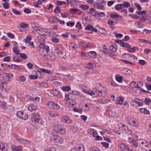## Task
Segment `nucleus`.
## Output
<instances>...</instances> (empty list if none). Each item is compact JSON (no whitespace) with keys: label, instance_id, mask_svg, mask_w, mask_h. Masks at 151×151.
Wrapping results in <instances>:
<instances>
[{"label":"nucleus","instance_id":"obj_44","mask_svg":"<svg viewBox=\"0 0 151 151\" xmlns=\"http://www.w3.org/2000/svg\"><path fill=\"white\" fill-rule=\"evenodd\" d=\"M75 27L77 29H80L82 28V25L80 22H77Z\"/></svg>","mask_w":151,"mask_h":151},{"label":"nucleus","instance_id":"obj_12","mask_svg":"<svg viewBox=\"0 0 151 151\" xmlns=\"http://www.w3.org/2000/svg\"><path fill=\"white\" fill-rule=\"evenodd\" d=\"M98 92L97 94L99 96H104L107 94V92L106 91H102L101 90Z\"/></svg>","mask_w":151,"mask_h":151},{"label":"nucleus","instance_id":"obj_61","mask_svg":"<svg viewBox=\"0 0 151 151\" xmlns=\"http://www.w3.org/2000/svg\"><path fill=\"white\" fill-rule=\"evenodd\" d=\"M99 32L101 34L105 35L106 34V31L105 29L104 28H100V30H99Z\"/></svg>","mask_w":151,"mask_h":151},{"label":"nucleus","instance_id":"obj_42","mask_svg":"<svg viewBox=\"0 0 151 151\" xmlns=\"http://www.w3.org/2000/svg\"><path fill=\"white\" fill-rule=\"evenodd\" d=\"M101 84H97L96 86L94 88V90L96 92L99 91L100 90V88H101Z\"/></svg>","mask_w":151,"mask_h":151},{"label":"nucleus","instance_id":"obj_30","mask_svg":"<svg viewBox=\"0 0 151 151\" xmlns=\"http://www.w3.org/2000/svg\"><path fill=\"white\" fill-rule=\"evenodd\" d=\"M97 13L96 12L95 10L93 8L90 9L89 13L93 16H95V13Z\"/></svg>","mask_w":151,"mask_h":151},{"label":"nucleus","instance_id":"obj_20","mask_svg":"<svg viewBox=\"0 0 151 151\" xmlns=\"http://www.w3.org/2000/svg\"><path fill=\"white\" fill-rule=\"evenodd\" d=\"M102 48H103V50L101 52H103L105 54L106 53L108 54V52L109 51V49L107 48V46L105 45H103L102 46Z\"/></svg>","mask_w":151,"mask_h":151},{"label":"nucleus","instance_id":"obj_40","mask_svg":"<svg viewBox=\"0 0 151 151\" xmlns=\"http://www.w3.org/2000/svg\"><path fill=\"white\" fill-rule=\"evenodd\" d=\"M78 11V9H70V12L71 14H74Z\"/></svg>","mask_w":151,"mask_h":151},{"label":"nucleus","instance_id":"obj_59","mask_svg":"<svg viewBox=\"0 0 151 151\" xmlns=\"http://www.w3.org/2000/svg\"><path fill=\"white\" fill-rule=\"evenodd\" d=\"M146 19V17L144 16H142L141 18L139 20V21L140 22H145Z\"/></svg>","mask_w":151,"mask_h":151},{"label":"nucleus","instance_id":"obj_51","mask_svg":"<svg viewBox=\"0 0 151 151\" xmlns=\"http://www.w3.org/2000/svg\"><path fill=\"white\" fill-rule=\"evenodd\" d=\"M101 145L105 148H107L109 146V144L108 143L106 142H101Z\"/></svg>","mask_w":151,"mask_h":151},{"label":"nucleus","instance_id":"obj_23","mask_svg":"<svg viewBox=\"0 0 151 151\" xmlns=\"http://www.w3.org/2000/svg\"><path fill=\"white\" fill-rule=\"evenodd\" d=\"M8 83V81H0V89L3 90L4 88V84H6Z\"/></svg>","mask_w":151,"mask_h":151},{"label":"nucleus","instance_id":"obj_33","mask_svg":"<svg viewBox=\"0 0 151 151\" xmlns=\"http://www.w3.org/2000/svg\"><path fill=\"white\" fill-rule=\"evenodd\" d=\"M13 52L14 53L16 54L17 55H19V51L18 49V47H14L13 48Z\"/></svg>","mask_w":151,"mask_h":151},{"label":"nucleus","instance_id":"obj_11","mask_svg":"<svg viewBox=\"0 0 151 151\" xmlns=\"http://www.w3.org/2000/svg\"><path fill=\"white\" fill-rule=\"evenodd\" d=\"M58 20H59V19L55 17H50L48 19L49 21L52 23L56 22L58 21Z\"/></svg>","mask_w":151,"mask_h":151},{"label":"nucleus","instance_id":"obj_39","mask_svg":"<svg viewBox=\"0 0 151 151\" xmlns=\"http://www.w3.org/2000/svg\"><path fill=\"white\" fill-rule=\"evenodd\" d=\"M32 38L30 36H27L25 40H24V42L25 43H28L31 40Z\"/></svg>","mask_w":151,"mask_h":151},{"label":"nucleus","instance_id":"obj_45","mask_svg":"<svg viewBox=\"0 0 151 151\" xmlns=\"http://www.w3.org/2000/svg\"><path fill=\"white\" fill-rule=\"evenodd\" d=\"M137 14L139 15H142L146 14L147 12L145 11H142L141 12H136Z\"/></svg>","mask_w":151,"mask_h":151},{"label":"nucleus","instance_id":"obj_27","mask_svg":"<svg viewBox=\"0 0 151 151\" xmlns=\"http://www.w3.org/2000/svg\"><path fill=\"white\" fill-rule=\"evenodd\" d=\"M122 5L123 8L124 7L128 8V7H130V4L129 2H123L122 4Z\"/></svg>","mask_w":151,"mask_h":151},{"label":"nucleus","instance_id":"obj_15","mask_svg":"<svg viewBox=\"0 0 151 151\" xmlns=\"http://www.w3.org/2000/svg\"><path fill=\"white\" fill-rule=\"evenodd\" d=\"M4 74L6 75L5 77L6 78H8V79L7 80V81H9V79H11L13 76V74L12 73H4Z\"/></svg>","mask_w":151,"mask_h":151},{"label":"nucleus","instance_id":"obj_37","mask_svg":"<svg viewBox=\"0 0 151 151\" xmlns=\"http://www.w3.org/2000/svg\"><path fill=\"white\" fill-rule=\"evenodd\" d=\"M23 115V113L21 111H18L16 114V115L19 118L22 119V116Z\"/></svg>","mask_w":151,"mask_h":151},{"label":"nucleus","instance_id":"obj_58","mask_svg":"<svg viewBox=\"0 0 151 151\" xmlns=\"http://www.w3.org/2000/svg\"><path fill=\"white\" fill-rule=\"evenodd\" d=\"M75 24V23L73 22H68L67 23L68 26L72 27Z\"/></svg>","mask_w":151,"mask_h":151},{"label":"nucleus","instance_id":"obj_29","mask_svg":"<svg viewBox=\"0 0 151 151\" xmlns=\"http://www.w3.org/2000/svg\"><path fill=\"white\" fill-rule=\"evenodd\" d=\"M81 8L84 11H86L89 8V6L87 5L82 4L80 6Z\"/></svg>","mask_w":151,"mask_h":151},{"label":"nucleus","instance_id":"obj_41","mask_svg":"<svg viewBox=\"0 0 151 151\" xmlns=\"http://www.w3.org/2000/svg\"><path fill=\"white\" fill-rule=\"evenodd\" d=\"M60 8L59 6H57L56 8L54 10V12L56 14H58V13H60Z\"/></svg>","mask_w":151,"mask_h":151},{"label":"nucleus","instance_id":"obj_35","mask_svg":"<svg viewBox=\"0 0 151 151\" xmlns=\"http://www.w3.org/2000/svg\"><path fill=\"white\" fill-rule=\"evenodd\" d=\"M70 89V88L69 86H63L62 87V90L64 91H68Z\"/></svg>","mask_w":151,"mask_h":151},{"label":"nucleus","instance_id":"obj_17","mask_svg":"<svg viewBox=\"0 0 151 151\" xmlns=\"http://www.w3.org/2000/svg\"><path fill=\"white\" fill-rule=\"evenodd\" d=\"M38 40L40 43H42L44 42L45 40V35H41L38 38Z\"/></svg>","mask_w":151,"mask_h":151},{"label":"nucleus","instance_id":"obj_25","mask_svg":"<svg viewBox=\"0 0 151 151\" xmlns=\"http://www.w3.org/2000/svg\"><path fill=\"white\" fill-rule=\"evenodd\" d=\"M17 140L19 142L24 144L27 143L29 142V141L28 140L24 139L18 138L17 139Z\"/></svg>","mask_w":151,"mask_h":151},{"label":"nucleus","instance_id":"obj_2","mask_svg":"<svg viewBox=\"0 0 151 151\" xmlns=\"http://www.w3.org/2000/svg\"><path fill=\"white\" fill-rule=\"evenodd\" d=\"M106 4V1L104 0H99L93 4V6L96 9L100 10H104L105 7L104 5Z\"/></svg>","mask_w":151,"mask_h":151},{"label":"nucleus","instance_id":"obj_5","mask_svg":"<svg viewBox=\"0 0 151 151\" xmlns=\"http://www.w3.org/2000/svg\"><path fill=\"white\" fill-rule=\"evenodd\" d=\"M47 106L49 107L52 108L53 109L55 110H58L60 108V106L58 104L52 101H49L48 103Z\"/></svg>","mask_w":151,"mask_h":151},{"label":"nucleus","instance_id":"obj_6","mask_svg":"<svg viewBox=\"0 0 151 151\" xmlns=\"http://www.w3.org/2000/svg\"><path fill=\"white\" fill-rule=\"evenodd\" d=\"M84 147L82 145H80L70 149V151H83Z\"/></svg>","mask_w":151,"mask_h":151},{"label":"nucleus","instance_id":"obj_14","mask_svg":"<svg viewBox=\"0 0 151 151\" xmlns=\"http://www.w3.org/2000/svg\"><path fill=\"white\" fill-rule=\"evenodd\" d=\"M88 55L91 57L94 58H96V52L93 51H90L88 52Z\"/></svg>","mask_w":151,"mask_h":151},{"label":"nucleus","instance_id":"obj_36","mask_svg":"<svg viewBox=\"0 0 151 151\" xmlns=\"http://www.w3.org/2000/svg\"><path fill=\"white\" fill-rule=\"evenodd\" d=\"M69 49L70 50H73L74 49L76 48V46L74 43H71L69 46Z\"/></svg>","mask_w":151,"mask_h":151},{"label":"nucleus","instance_id":"obj_47","mask_svg":"<svg viewBox=\"0 0 151 151\" xmlns=\"http://www.w3.org/2000/svg\"><path fill=\"white\" fill-rule=\"evenodd\" d=\"M29 27L28 24H25L24 23H22L20 24V27L23 28H24Z\"/></svg>","mask_w":151,"mask_h":151},{"label":"nucleus","instance_id":"obj_52","mask_svg":"<svg viewBox=\"0 0 151 151\" xmlns=\"http://www.w3.org/2000/svg\"><path fill=\"white\" fill-rule=\"evenodd\" d=\"M52 41L54 42L55 43H58L59 42V39L55 37H52L51 38Z\"/></svg>","mask_w":151,"mask_h":151},{"label":"nucleus","instance_id":"obj_28","mask_svg":"<svg viewBox=\"0 0 151 151\" xmlns=\"http://www.w3.org/2000/svg\"><path fill=\"white\" fill-rule=\"evenodd\" d=\"M19 55H20V58L23 60H26L28 58L27 56L24 53H19Z\"/></svg>","mask_w":151,"mask_h":151},{"label":"nucleus","instance_id":"obj_57","mask_svg":"<svg viewBox=\"0 0 151 151\" xmlns=\"http://www.w3.org/2000/svg\"><path fill=\"white\" fill-rule=\"evenodd\" d=\"M40 70L43 72H44L47 73H49L50 72V70L45 69L43 68H41Z\"/></svg>","mask_w":151,"mask_h":151},{"label":"nucleus","instance_id":"obj_54","mask_svg":"<svg viewBox=\"0 0 151 151\" xmlns=\"http://www.w3.org/2000/svg\"><path fill=\"white\" fill-rule=\"evenodd\" d=\"M129 16L131 17L132 18L137 19H138L139 17L137 16V15H133L131 14H130L129 15Z\"/></svg>","mask_w":151,"mask_h":151},{"label":"nucleus","instance_id":"obj_10","mask_svg":"<svg viewBox=\"0 0 151 151\" xmlns=\"http://www.w3.org/2000/svg\"><path fill=\"white\" fill-rule=\"evenodd\" d=\"M12 149L13 151H21L22 150V147L20 146L16 147L13 145L12 146Z\"/></svg>","mask_w":151,"mask_h":151},{"label":"nucleus","instance_id":"obj_21","mask_svg":"<svg viewBox=\"0 0 151 151\" xmlns=\"http://www.w3.org/2000/svg\"><path fill=\"white\" fill-rule=\"evenodd\" d=\"M127 55H128L129 56V59L131 60H133L134 62H135L137 61V58L136 57L135 55H130L129 54H127Z\"/></svg>","mask_w":151,"mask_h":151},{"label":"nucleus","instance_id":"obj_63","mask_svg":"<svg viewBox=\"0 0 151 151\" xmlns=\"http://www.w3.org/2000/svg\"><path fill=\"white\" fill-rule=\"evenodd\" d=\"M66 130L65 129L62 128L60 131L59 132V133L61 134H63L65 133Z\"/></svg>","mask_w":151,"mask_h":151},{"label":"nucleus","instance_id":"obj_48","mask_svg":"<svg viewBox=\"0 0 151 151\" xmlns=\"http://www.w3.org/2000/svg\"><path fill=\"white\" fill-rule=\"evenodd\" d=\"M19 80L21 82H24L26 81V78L24 76H19Z\"/></svg>","mask_w":151,"mask_h":151},{"label":"nucleus","instance_id":"obj_64","mask_svg":"<svg viewBox=\"0 0 151 151\" xmlns=\"http://www.w3.org/2000/svg\"><path fill=\"white\" fill-rule=\"evenodd\" d=\"M107 23L109 26H113L115 24L114 22L112 20H108V21Z\"/></svg>","mask_w":151,"mask_h":151},{"label":"nucleus","instance_id":"obj_24","mask_svg":"<svg viewBox=\"0 0 151 151\" xmlns=\"http://www.w3.org/2000/svg\"><path fill=\"white\" fill-rule=\"evenodd\" d=\"M115 9L117 10L123 9L122 4H118L116 5L115 7Z\"/></svg>","mask_w":151,"mask_h":151},{"label":"nucleus","instance_id":"obj_60","mask_svg":"<svg viewBox=\"0 0 151 151\" xmlns=\"http://www.w3.org/2000/svg\"><path fill=\"white\" fill-rule=\"evenodd\" d=\"M145 86L148 90H151V85L150 84L146 83Z\"/></svg>","mask_w":151,"mask_h":151},{"label":"nucleus","instance_id":"obj_1","mask_svg":"<svg viewBox=\"0 0 151 151\" xmlns=\"http://www.w3.org/2000/svg\"><path fill=\"white\" fill-rule=\"evenodd\" d=\"M32 121L36 124L38 123L39 124H42V120L40 118V115L37 113H33L31 115Z\"/></svg>","mask_w":151,"mask_h":151},{"label":"nucleus","instance_id":"obj_62","mask_svg":"<svg viewBox=\"0 0 151 151\" xmlns=\"http://www.w3.org/2000/svg\"><path fill=\"white\" fill-rule=\"evenodd\" d=\"M39 53L41 55L45 56V54L44 50L43 49H40L39 50Z\"/></svg>","mask_w":151,"mask_h":151},{"label":"nucleus","instance_id":"obj_26","mask_svg":"<svg viewBox=\"0 0 151 151\" xmlns=\"http://www.w3.org/2000/svg\"><path fill=\"white\" fill-rule=\"evenodd\" d=\"M95 67V64H92L91 63H88L86 65L87 68L90 69H93Z\"/></svg>","mask_w":151,"mask_h":151},{"label":"nucleus","instance_id":"obj_8","mask_svg":"<svg viewBox=\"0 0 151 151\" xmlns=\"http://www.w3.org/2000/svg\"><path fill=\"white\" fill-rule=\"evenodd\" d=\"M136 82L135 81L131 82L129 85V87L132 88H140V87L138 85H136Z\"/></svg>","mask_w":151,"mask_h":151},{"label":"nucleus","instance_id":"obj_56","mask_svg":"<svg viewBox=\"0 0 151 151\" xmlns=\"http://www.w3.org/2000/svg\"><path fill=\"white\" fill-rule=\"evenodd\" d=\"M49 115L52 117H54L55 116L58 115V114L54 112H49Z\"/></svg>","mask_w":151,"mask_h":151},{"label":"nucleus","instance_id":"obj_18","mask_svg":"<svg viewBox=\"0 0 151 151\" xmlns=\"http://www.w3.org/2000/svg\"><path fill=\"white\" fill-rule=\"evenodd\" d=\"M28 109L31 111L33 110H36L37 109V108L33 104L30 105L28 107Z\"/></svg>","mask_w":151,"mask_h":151},{"label":"nucleus","instance_id":"obj_3","mask_svg":"<svg viewBox=\"0 0 151 151\" xmlns=\"http://www.w3.org/2000/svg\"><path fill=\"white\" fill-rule=\"evenodd\" d=\"M50 139L53 142L62 143L63 142V138L57 135H52Z\"/></svg>","mask_w":151,"mask_h":151},{"label":"nucleus","instance_id":"obj_19","mask_svg":"<svg viewBox=\"0 0 151 151\" xmlns=\"http://www.w3.org/2000/svg\"><path fill=\"white\" fill-rule=\"evenodd\" d=\"M120 148L122 150V151H128V148L124 144H122L120 145Z\"/></svg>","mask_w":151,"mask_h":151},{"label":"nucleus","instance_id":"obj_55","mask_svg":"<svg viewBox=\"0 0 151 151\" xmlns=\"http://www.w3.org/2000/svg\"><path fill=\"white\" fill-rule=\"evenodd\" d=\"M134 5L137 8V10L138 11H141V7L140 5L137 3H135Z\"/></svg>","mask_w":151,"mask_h":151},{"label":"nucleus","instance_id":"obj_22","mask_svg":"<svg viewBox=\"0 0 151 151\" xmlns=\"http://www.w3.org/2000/svg\"><path fill=\"white\" fill-rule=\"evenodd\" d=\"M108 112L109 115L114 118H116L118 116L117 114L114 112L109 111Z\"/></svg>","mask_w":151,"mask_h":151},{"label":"nucleus","instance_id":"obj_7","mask_svg":"<svg viewBox=\"0 0 151 151\" xmlns=\"http://www.w3.org/2000/svg\"><path fill=\"white\" fill-rule=\"evenodd\" d=\"M50 93L53 96H57L58 98H60L61 96L59 92L56 90H51L50 91Z\"/></svg>","mask_w":151,"mask_h":151},{"label":"nucleus","instance_id":"obj_13","mask_svg":"<svg viewBox=\"0 0 151 151\" xmlns=\"http://www.w3.org/2000/svg\"><path fill=\"white\" fill-rule=\"evenodd\" d=\"M132 122H131L130 121H129L128 123L129 124L135 127H137L138 126V124L137 122H136L133 118H132Z\"/></svg>","mask_w":151,"mask_h":151},{"label":"nucleus","instance_id":"obj_34","mask_svg":"<svg viewBox=\"0 0 151 151\" xmlns=\"http://www.w3.org/2000/svg\"><path fill=\"white\" fill-rule=\"evenodd\" d=\"M144 102L145 104L148 105L151 103V100L149 98H146L144 100Z\"/></svg>","mask_w":151,"mask_h":151},{"label":"nucleus","instance_id":"obj_43","mask_svg":"<svg viewBox=\"0 0 151 151\" xmlns=\"http://www.w3.org/2000/svg\"><path fill=\"white\" fill-rule=\"evenodd\" d=\"M13 12L17 15H20L21 14V12L19 11H18L14 9H12Z\"/></svg>","mask_w":151,"mask_h":151},{"label":"nucleus","instance_id":"obj_4","mask_svg":"<svg viewBox=\"0 0 151 151\" xmlns=\"http://www.w3.org/2000/svg\"><path fill=\"white\" fill-rule=\"evenodd\" d=\"M117 48L116 46V45L115 46L113 45L110 46L109 47L110 52L108 51V54L110 56L115 55V54L114 52L116 51Z\"/></svg>","mask_w":151,"mask_h":151},{"label":"nucleus","instance_id":"obj_31","mask_svg":"<svg viewBox=\"0 0 151 151\" xmlns=\"http://www.w3.org/2000/svg\"><path fill=\"white\" fill-rule=\"evenodd\" d=\"M55 52L57 53L59 55H62L63 53V52L62 51L59 50L57 47L55 49Z\"/></svg>","mask_w":151,"mask_h":151},{"label":"nucleus","instance_id":"obj_32","mask_svg":"<svg viewBox=\"0 0 151 151\" xmlns=\"http://www.w3.org/2000/svg\"><path fill=\"white\" fill-rule=\"evenodd\" d=\"M123 71L125 73L129 75H130L132 74V72L131 70L128 69H125Z\"/></svg>","mask_w":151,"mask_h":151},{"label":"nucleus","instance_id":"obj_46","mask_svg":"<svg viewBox=\"0 0 151 151\" xmlns=\"http://www.w3.org/2000/svg\"><path fill=\"white\" fill-rule=\"evenodd\" d=\"M3 5L5 9H8L9 8V4L8 3H4L3 4Z\"/></svg>","mask_w":151,"mask_h":151},{"label":"nucleus","instance_id":"obj_50","mask_svg":"<svg viewBox=\"0 0 151 151\" xmlns=\"http://www.w3.org/2000/svg\"><path fill=\"white\" fill-rule=\"evenodd\" d=\"M123 77L122 76H116V80L119 83H120L122 81Z\"/></svg>","mask_w":151,"mask_h":151},{"label":"nucleus","instance_id":"obj_53","mask_svg":"<svg viewBox=\"0 0 151 151\" xmlns=\"http://www.w3.org/2000/svg\"><path fill=\"white\" fill-rule=\"evenodd\" d=\"M7 36L11 39H13L14 37V35L11 33L9 32L7 34Z\"/></svg>","mask_w":151,"mask_h":151},{"label":"nucleus","instance_id":"obj_49","mask_svg":"<svg viewBox=\"0 0 151 151\" xmlns=\"http://www.w3.org/2000/svg\"><path fill=\"white\" fill-rule=\"evenodd\" d=\"M17 57L18 56H14L13 58L14 61L17 62H21V61L20 59H18Z\"/></svg>","mask_w":151,"mask_h":151},{"label":"nucleus","instance_id":"obj_16","mask_svg":"<svg viewBox=\"0 0 151 151\" xmlns=\"http://www.w3.org/2000/svg\"><path fill=\"white\" fill-rule=\"evenodd\" d=\"M124 99L122 97H119L117 99V100L116 101V103L117 104L121 105L124 102Z\"/></svg>","mask_w":151,"mask_h":151},{"label":"nucleus","instance_id":"obj_38","mask_svg":"<svg viewBox=\"0 0 151 151\" xmlns=\"http://www.w3.org/2000/svg\"><path fill=\"white\" fill-rule=\"evenodd\" d=\"M93 27V26H92L90 24H88L85 27V29L92 31Z\"/></svg>","mask_w":151,"mask_h":151},{"label":"nucleus","instance_id":"obj_9","mask_svg":"<svg viewBox=\"0 0 151 151\" xmlns=\"http://www.w3.org/2000/svg\"><path fill=\"white\" fill-rule=\"evenodd\" d=\"M61 120L62 122L66 123L68 124H69L71 122V120H70L68 117L66 116H65L62 118Z\"/></svg>","mask_w":151,"mask_h":151}]
</instances>
